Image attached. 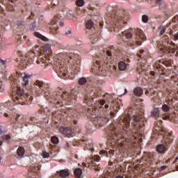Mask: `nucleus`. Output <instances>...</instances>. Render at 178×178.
Masks as SVG:
<instances>
[{"label": "nucleus", "instance_id": "22", "mask_svg": "<svg viewBox=\"0 0 178 178\" xmlns=\"http://www.w3.org/2000/svg\"><path fill=\"white\" fill-rule=\"evenodd\" d=\"M87 83V79L86 77H82L79 80V84L80 86H84Z\"/></svg>", "mask_w": 178, "mask_h": 178}, {"label": "nucleus", "instance_id": "56", "mask_svg": "<svg viewBox=\"0 0 178 178\" xmlns=\"http://www.w3.org/2000/svg\"><path fill=\"white\" fill-rule=\"evenodd\" d=\"M63 77H66V73H63Z\"/></svg>", "mask_w": 178, "mask_h": 178}, {"label": "nucleus", "instance_id": "28", "mask_svg": "<svg viewBox=\"0 0 178 178\" xmlns=\"http://www.w3.org/2000/svg\"><path fill=\"white\" fill-rule=\"evenodd\" d=\"M72 134H73V131H72V128L68 127L67 128V137H72Z\"/></svg>", "mask_w": 178, "mask_h": 178}, {"label": "nucleus", "instance_id": "49", "mask_svg": "<svg viewBox=\"0 0 178 178\" xmlns=\"http://www.w3.org/2000/svg\"><path fill=\"white\" fill-rule=\"evenodd\" d=\"M52 29L53 30H55V31L58 30V27H56V26H53Z\"/></svg>", "mask_w": 178, "mask_h": 178}, {"label": "nucleus", "instance_id": "12", "mask_svg": "<svg viewBox=\"0 0 178 178\" xmlns=\"http://www.w3.org/2000/svg\"><path fill=\"white\" fill-rule=\"evenodd\" d=\"M143 92H144L143 91V88H141L140 87H136L134 89V94L136 97H141V95H143Z\"/></svg>", "mask_w": 178, "mask_h": 178}, {"label": "nucleus", "instance_id": "61", "mask_svg": "<svg viewBox=\"0 0 178 178\" xmlns=\"http://www.w3.org/2000/svg\"><path fill=\"white\" fill-rule=\"evenodd\" d=\"M2 145V140H0V147Z\"/></svg>", "mask_w": 178, "mask_h": 178}, {"label": "nucleus", "instance_id": "15", "mask_svg": "<svg viewBox=\"0 0 178 178\" xmlns=\"http://www.w3.org/2000/svg\"><path fill=\"white\" fill-rule=\"evenodd\" d=\"M59 131L61 134H63L65 137H67V127H61L59 128Z\"/></svg>", "mask_w": 178, "mask_h": 178}, {"label": "nucleus", "instance_id": "58", "mask_svg": "<svg viewBox=\"0 0 178 178\" xmlns=\"http://www.w3.org/2000/svg\"><path fill=\"white\" fill-rule=\"evenodd\" d=\"M138 58H141V54H138Z\"/></svg>", "mask_w": 178, "mask_h": 178}, {"label": "nucleus", "instance_id": "16", "mask_svg": "<svg viewBox=\"0 0 178 178\" xmlns=\"http://www.w3.org/2000/svg\"><path fill=\"white\" fill-rule=\"evenodd\" d=\"M157 5H159L160 9L166 8V4L163 2V0H156Z\"/></svg>", "mask_w": 178, "mask_h": 178}, {"label": "nucleus", "instance_id": "23", "mask_svg": "<svg viewBox=\"0 0 178 178\" xmlns=\"http://www.w3.org/2000/svg\"><path fill=\"white\" fill-rule=\"evenodd\" d=\"M60 177H67V171L65 170H62L60 171Z\"/></svg>", "mask_w": 178, "mask_h": 178}, {"label": "nucleus", "instance_id": "46", "mask_svg": "<svg viewBox=\"0 0 178 178\" xmlns=\"http://www.w3.org/2000/svg\"><path fill=\"white\" fill-rule=\"evenodd\" d=\"M106 54L108 55V56H111V51H106Z\"/></svg>", "mask_w": 178, "mask_h": 178}, {"label": "nucleus", "instance_id": "51", "mask_svg": "<svg viewBox=\"0 0 178 178\" xmlns=\"http://www.w3.org/2000/svg\"><path fill=\"white\" fill-rule=\"evenodd\" d=\"M4 116H5L6 118H8L9 115H8V113H4Z\"/></svg>", "mask_w": 178, "mask_h": 178}, {"label": "nucleus", "instance_id": "32", "mask_svg": "<svg viewBox=\"0 0 178 178\" xmlns=\"http://www.w3.org/2000/svg\"><path fill=\"white\" fill-rule=\"evenodd\" d=\"M159 31H160L161 35L165 34V29L164 27H160Z\"/></svg>", "mask_w": 178, "mask_h": 178}, {"label": "nucleus", "instance_id": "37", "mask_svg": "<svg viewBox=\"0 0 178 178\" xmlns=\"http://www.w3.org/2000/svg\"><path fill=\"white\" fill-rule=\"evenodd\" d=\"M40 40H42V41H48V38H47L45 36L42 35L40 38Z\"/></svg>", "mask_w": 178, "mask_h": 178}, {"label": "nucleus", "instance_id": "42", "mask_svg": "<svg viewBox=\"0 0 178 178\" xmlns=\"http://www.w3.org/2000/svg\"><path fill=\"white\" fill-rule=\"evenodd\" d=\"M35 27H36V24H35V22L32 24L31 30H34V29H35Z\"/></svg>", "mask_w": 178, "mask_h": 178}, {"label": "nucleus", "instance_id": "38", "mask_svg": "<svg viewBox=\"0 0 178 178\" xmlns=\"http://www.w3.org/2000/svg\"><path fill=\"white\" fill-rule=\"evenodd\" d=\"M96 63L97 65H99V67H101V65H104V61H98V60H96Z\"/></svg>", "mask_w": 178, "mask_h": 178}, {"label": "nucleus", "instance_id": "63", "mask_svg": "<svg viewBox=\"0 0 178 178\" xmlns=\"http://www.w3.org/2000/svg\"><path fill=\"white\" fill-rule=\"evenodd\" d=\"M175 161H178V157H176V158H175Z\"/></svg>", "mask_w": 178, "mask_h": 178}, {"label": "nucleus", "instance_id": "40", "mask_svg": "<svg viewBox=\"0 0 178 178\" xmlns=\"http://www.w3.org/2000/svg\"><path fill=\"white\" fill-rule=\"evenodd\" d=\"M0 92H3V86H2V83H0Z\"/></svg>", "mask_w": 178, "mask_h": 178}, {"label": "nucleus", "instance_id": "10", "mask_svg": "<svg viewBox=\"0 0 178 178\" xmlns=\"http://www.w3.org/2000/svg\"><path fill=\"white\" fill-rule=\"evenodd\" d=\"M113 23L114 26H115L117 29H120V27L123 26V21H122V18H120V17H116Z\"/></svg>", "mask_w": 178, "mask_h": 178}, {"label": "nucleus", "instance_id": "60", "mask_svg": "<svg viewBox=\"0 0 178 178\" xmlns=\"http://www.w3.org/2000/svg\"><path fill=\"white\" fill-rule=\"evenodd\" d=\"M126 92H127V89H124V94H126Z\"/></svg>", "mask_w": 178, "mask_h": 178}, {"label": "nucleus", "instance_id": "31", "mask_svg": "<svg viewBox=\"0 0 178 178\" xmlns=\"http://www.w3.org/2000/svg\"><path fill=\"white\" fill-rule=\"evenodd\" d=\"M142 22H143V23H147V22H148V17L147 15H143L142 17Z\"/></svg>", "mask_w": 178, "mask_h": 178}, {"label": "nucleus", "instance_id": "50", "mask_svg": "<svg viewBox=\"0 0 178 178\" xmlns=\"http://www.w3.org/2000/svg\"><path fill=\"white\" fill-rule=\"evenodd\" d=\"M106 67H108L109 66H111V64H109V63H106Z\"/></svg>", "mask_w": 178, "mask_h": 178}, {"label": "nucleus", "instance_id": "11", "mask_svg": "<svg viewBox=\"0 0 178 178\" xmlns=\"http://www.w3.org/2000/svg\"><path fill=\"white\" fill-rule=\"evenodd\" d=\"M114 151L113 150H108V152L105 151V150H102L100 151V155H103V156H106V158H111L110 155H113L114 154Z\"/></svg>", "mask_w": 178, "mask_h": 178}, {"label": "nucleus", "instance_id": "48", "mask_svg": "<svg viewBox=\"0 0 178 178\" xmlns=\"http://www.w3.org/2000/svg\"><path fill=\"white\" fill-rule=\"evenodd\" d=\"M59 24H60V27H62V26H63L64 23L62 22H60L59 23Z\"/></svg>", "mask_w": 178, "mask_h": 178}, {"label": "nucleus", "instance_id": "13", "mask_svg": "<svg viewBox=\"0 0 178 178\" xmlns=\"http://www.w3.org/2000/svg\"><path fill=\"white\" fill-rule=\"evenodd\" d=\"M152 116L153 118H155V119L159 118V109L158 108H154V110L152 111Z\"/></svg>", "mask_w": 178, "mask_h": 178}, {"label": "nucleus", "instance_id": "4", "mask_svg": "<svg viewBox=\"0 0 178 178\" xmlns=\"http://www.w3.org/2000/svg\"><path fill=\"white\" fill-rule=\"evenodd\" d=\"M134 120L136 124H134L135 128V133H137L138 136V134H141L143 133V131L144 130V122L143 120L140 119V117L135 115H134Z\"/></svg>", "mask_w": 178, "mask_h": 178}, {"label": "nucleus", "instance_id": "19", "mask_svg": "<svg viewBox=\"0 0 178 178\" xmlns=\"http://www.w3.org/2000/svg\"><path fill=\"white\" fill-rule=\"evenodd\" d=\"M74 175L76 177L80 178L81 177V175H83V170H81L80 168H76L74 170Z\"/></svg>", "mask_w": 178, "mask_h": 178}, {"label": "nucleus", "instance_id": "57", "mask_svg": "<svg viewBox=\"0 0 178 178\" xmlns=\"http://www.w3.org/2000/svg\"><path fill=\"white\" fill-rule=\"evenodd\" d=\"M67 34H72V31H67Z\"/></svg>", "mask_w": 178, "mask_h": 178}, {"label": "nucleus", "instance_id": "9", "mask_svg": "<svg viewBox=\"0 0 178 178\" xmlns=\"http://www.w3.org/2000/svg\"><path fill=\"white\" fill-rule=\"evenodd\" d=\"M169 33H170V35H172L175 40H178V29H177V27H175L172 29H170Z\"/></svg>", "mask_w": 178, "mask_h": 178}, {"label": "nucleus", "instance_id": "20", "mask_svg": "<svg viewBox=\"0 0 178 178\" xmlns=\"http://www.w3.org/2000/svg\"><path fill=\"white\" fill-rule=\"evenodd\" d=\"M93 26H94V23H92V21L88 20V21L86 22V29H88V30H90V29H92Z\"/></svg>", "mask_w": 178, "mask_h": 178}, {"label": "nucleus", "instance_id": "59", "mask_svg": "<svg viewBox=\"0 0 178 178\" xmlns=\"http://www.w3.org/2000/svg\"><path fill=\"white\" fill-rule=\"evenodd\" d=\"M144 52V50H140V54H143Z\"/></svg>", "mask_w": 178, "mask_h": 178}, {"label": "nucleus", "instance_id": "8", "mask_svg": "<svg viewBox=\"0 0 178 178\" xmlns=\"http://www.w3.org/2000/svg\"><path fill=\"white\" fill-rule=\"evenodd\" d=\"M104 105H105L104 100H99L95 103V111H99V112L104 108Z\"/></svg>", "mask_w": 178, "mask_h": 178}, {"label": "nucleus", "instance_id": "35", "mask_svg": "<svg viewBox=\"0 0 178 178\" xmlns=\"http://www.w3.org/2000/svg\"><path fill=\"white\" fill-rule=\"evenodd\" d=\"M35 37H38V38H40L42 36V35H41L40 33H38V32H35Z\"/></svg>", "mask_w": 178, "mask_h": 178}, {"label": "nucleus", "instance_id": "41", "mask_svg": "<svg viewBox=\"0 0 178 178\" xmlns=\"http://www.w3.org/2000/svg\"><path fill=\"white\" fill-rule=\"evenodd\" d=\"M24 24V22H17V26H23Z\"/></svg>", "mask_w": 178, "mask_h": 178}, {"label": "nucleus", "instance_id": "43", "mask_svg": "<svg viewBox=\"0 0 178 178\" xmlns=\"http://www.w3.org/2000/svg\"><path fill=\"white\" fill-rule=\"evenodd\" d=\"M0 134H3V131H2V125H0Z\"/></svg>", "mask_w": 178, "mask_h": 178}, {"label": "nucleus", "instance_id": "21", "mask_svg": "<svg viewBox=\"0 0 178 178\" xmlns=\"http://www.w3.org/2000/svg\"><path fill=\"white\" fill-rule=\"evenodd\" d=\"M31 76L28 74H25V76L23 78V80L24 81V86H27L29 84V79H30Z\"/></svg>", "mask_w": 178, "mask_h": 178}, {"label": "nucleus", "instance_id": "17", "mask_svg": "<svg viewBox=\"0 0 178 178\" xmlns=\"http://www.w3.org/2000/svg\"><path fill=\"white\" fill-rule=\"evenodd\" d=\"M17 155H18V156H23L24 155V148L23 147H19L17 149Z\"/></svg>", "mask_w": 178, "mask_h": 178}, {"label": "nucleus", "instance_id": "30", "mask_svg": "<svg viewBox=\"0 0 178 178\" xmlns=\"http://www.w3.org/2000/svg\"><path fill=\"white\" fill-rule=\"evenodd\" d=\"M35 85L38 86V87H42V86H44V83L41 81H37L35 82Z\"/></svg>", "mask_w": 178, "mask_h": 178}, {"label": "nucleus", "instance_id": "29", "mask_svg": "<svg viewBox=\"0 0 178 178\" xmlns=\"http://www.w3.org/2000/svg\"><path fill=\"white\" fill-rule=\"evenodd\" d=\"M44 51H50L51 50V45L49 44H45L43 47Z\"/></svg>", "mask_w": 178, "mask_h": 178}, {"label": "nucleus", "instance_id": "25", "mask_svg": "<svg viewBox=\"0 0 178 178\" xmlns=\"http://www.w3.org/2000/svg\"><path fill=\"white\" fill-rule=\"evenodd\" d=\"M162 111L163 112H169V111H170V108L168 107V105L164 104L162 106Z\"/></svg>", "mask_w": 178, "mask_h": 178}, {"label": "nucleus", "instance_id": "33", "mask_svg": "<svg viewBox=\"0 0 178 178\" xmlns=\"http://www.w3.org/2000/svg\"><path fill=\"white\" fill-rule=\"evenodd\" d=\"M68 58L70 60H76V57H74V54H69Z\"/></svg>", "mask_w": 178, "mask_h": 178}, {"label": "nucleus", "instance_id": "24", "mask_svg": "<svg viewBox=\"0 0 178 178\" xmlns=\"http://www.w3.org/2000/svg\"><path fill=\"white\" fill-rule=\"evenodd\" d=\"M51 143H53V144H58V143H59V138L56 136H53L51 137Z\"/></svg>", "mask_w": 178, "mask_h": 178}, {"label": "nucleus", "instance_id": "36", "mask_svg": "<svg viewBox=\"0 0 178 178\" xmlns=\"http://www.w3.org/2000/svg\"><path fill=\"white\" fill-rule=\"evenodd\" d=\"M8 9L10 12H13V10H15V7H13V6L10 5L8 6Z\"/></svg>", "mask_w": 178, "mask_h": 178}, {"label": "nucleus", "instance_id": "27", "mask_svg": "<svg viewBox=\"0 0 178 178\" xmlns=\"http://www.w3.org/2000/svg\"><path fill=\"white\" fill-rule=\"evenodd\" d=\"M125 37H126V38H127V40H130V38H132L133 34H131V33H130V32H127L125 33Z\"/></svg>", "mask_w": 178, "mask_h": 178}, {"label": "nucleus", "instance_id": "1", "mask_svg": "<svg viewBox=\"0 0 178 178\" xmlns=\"http://www.w3.org/2000/svg\"><path fill=\"white\" fill-rule=\"evenodd\" d=\"M164 40H165V42H163L162 45L160 47L161 51H165L170 54H175V55H178V47L172 44L173 43L169 40V37L167 35L164 37Z\"/></svg>", "mask_w": 178, "mask_h": 178}, {"label": "nucleus", "instance_id": "2", "mask_svg": "<svg viewBox=\"0 0 178 178\" xmlns=\"http://www.w3.org/2000/svg\"><path fill=\"white\" fill-rule=\"evenodd\" d=\"M110 130L111 131V138L113 143H115L116 145H120L121 147H123V145L127 143V140H126L124 138H122V135L118 134L116 132H115V130H116L115 127L111 126L110 127Z\"/></svg>", "mask_w": 178, "mask_h": 178}, {"label": "nucleus", "instance_id": "5", "mask_svg": "<svg viewBox=\"0 0 178 178\" xmlns=\"http://www.w3.org/2000/svg\"><path fill=\"white\" fill-rule=\"evenodd\" d=\"M145 40V35H144V32L140 29H138L136 31V41L138 45H141V41H144Z\"/></svg>", "mask_w": 178, "mask_h": 178}, {"label": "nucleus", "instance_id": "7", "mask_svg": "<svg viewBox=\"0 0 178 178\" xmlns=\"http://www.w3.org/2000/svg\"><path fill=\"white\" fill-rule=\"evenodd\" d=\"M130 114H128L124 117V119L122 120V124H120V127L122 129H127L129 126H130Z\"/></svg>", "mask_w": 178, "mask_h": 178}, {"label": "nucleus", "instance_id": "52", "mask_svg": "<svg viewBox=\"0 0 178 178\" xmlns=\"http://www.w3.org/2000/svg\"><path fill=\"white\" fill-rule=\"evenodd\" d=\"M68 15H68L69 19H72V17H70L72 14L71 13H68Z\"/></svg>", "mask_w": 178, "mask_h": 178}, {"label": "nucleus", "instance_id": "44", "mask_svg": "<svg viewBox=\"0 0 178 178\" xmlns=\"http://www.w3.org/2000/svg\"><path fill=\"white\" fill-rule=\"evenodd\" d=\"M0 62L2 65H5L6 62L5 60H2V59H0Z\"/></svg>", "mask_w": 178, "mask_h": 178}, {"label": "nucleus", "instance_id": "39", "mask_svg": "<svg viewBox=\"0 0 178 178\" xmlns=\"http://www.w3.org/2000/svg\"><path fill=\"white\" fill-rule=\"evenodd\" d=\"M3 138H4V140H9V138H10V136L9 135H5Z\"/></svg>", "mask_w": 178, "mask_h": 178}, {"label": "nucleus", "instance_id": "47", "mask_svg": "<svg viewBox=\"0 0 178 178\" xmlns=\"http://www.w3.org/2000/svg\"><path fill=\"white\" fill-rule=\"evenodd\" d=\"M104 108H105L106 109H108V108H109V106H108V104H106V105L104 106Z\"/></svg>", "mask_w": 178, "mask_h": 178}, {"label": "nucleus", "instance_id": "53", "mask_svg": "<svg viewBox=\"0 0 178 178\" xmlns=\"http://www.w3.org/2000/svg\"><path fill=\"white\" fill-rule=\"evenodd\" d=\"M73 104H74V102H76V98H74V99L72 100Z\"/></svg>", "mask_w": 178, "mask_h": 178}, {"label": "nucleus", "instance_id": "55", "mask_svg": "<svg viewBox=\"0 0 178 178\" xmlns=\"http://www.w3.org/2000/svg\"><path fill=\"white\" fill-rule=\"evenodd\" d=\"M115 178H123V177H122V176L119 175V176H118V177H115Z\"/></svg>", "mask_w": 178, "mask_h": 178}, {"label": "nucleus", "instance_id": "64", "mask_svg": "<svg viewBox=\"0 0 178 178\" xmlns=\"http://www.w3.org/2000/svg\"><path fill=\"white\" fill-rule=\"evenodd\" d=\"M35 48H38V46H35Z\"/></svg>", "mask_w": 178, "mask_h": 178}, {"label": "nucleus", "instance_id": "54", "mask_svg": "<svg viewBox=\"0 0 178 178\" xmlns=\"http://www.w3.org/2000/svg\"><path fill=\"white\" fill-rule=\"evenodd\" d=\"M151 74H152L153 76H155V72H152Z\"/></svg>", "mask_w": 178, "mask_h": 178}, {"label": "nucleus", "instance_id": "6", "mask_svg": "<svg viewBox=\"0 0 178 178\" xmlns=\"http://www.w3.org/2000/svg\"><path fill=\"white\" fill-rule=\"evenodd\" d=\"M87 162L88 164L90 163V165H92V168H93V169L95 170H99V168L97 167V164L95 163V162H99V156H95L92 158H90L87 161Z\"/></svg>", "mask_w": 178, "mask_h": 178}, {"label": "nucleus", "instance_id": "3", "mask_svg": "<svg viewBox=\"0 0 178 178\" xmlns=\"http://www.w3.org/2000/svg\"><path fill=\"white\" fill-rule=\"evenodd\" d=\"M17 96L14 98L15 104L19 105H26V101L27 100V95L24 94V90L20 88H17Z\"/></svg>", "mask_w": 178, "mask_h": 178}, {"label": "nucleus", "instance_id": "26", "mask_svg": "<svg viewBox=\"0 0 178 178\" xmlns=\"http://www.w3.org/2000/svg\"><path fill=\"white\" fill-rule=\"evenodd\" d=\"M76 4L77 6H84V0H76Z\"/></svg>", "mask_w": 178, "mask_h": 178}, {"label": "nucleus", "instance_id": "34", "mask_svg": "<svg viewBox=\"0 0 178 178\" xmlns=\"http://www.w3.org/2000/svg\"><path fill=\"white\" fill-rule=\"evenodd\" d=\"M42 156H43V158H49V154H48L47 152H43Z\"/></svg>", "mask_w": 178, "mask_h": 178}, {"label": "nucleus", "instance_id": "62", "mask_svg": "<svg viewBox=\"0 0 178 178\" xmlns=\"http://www.w3.org/2000/svg\"><path fill=\"white\" fill-rule=\"evenodd\" d=\"M145 94H146V95H147V94H148L147 90H146V91L145 92Z\"/></svg>", "mask_w": 178, "mask_h": 178}, {"label": "nucleus", "instance_id": "18", "mask_svg": "<svg viewBox=\"0 0 178 178\" xmlns=\"http://www.w3.org/2000/svg\"><path fill=\"white\" fill-rule=\"evenodd\" d=\"M157 151L160 153L162 154V152H165V150L166 149V147L163 145H159L156 147Z\"/></svg>", "mask_w": 178, "mask_h": 178}, {"label": "nucleus", "instance_id": "14", "mask_svg": "<svg viewBox=\"0 0 178 178\" xmlns=\"http://www.w3.org/2000/svg\"><path fill=\"white\" fill-rule=\"evenodd\" d=\"M118 67H119L120 70L123 71L125 69H127V66L126 65L125 62L120 61V62L118 63Z\"/></svg>", "mask_w": 178, "mask_h": 178}, {"label": "nucleus", "instance_id": "45", "mask_svg": "<svg viewBox=\"0 0 178 178\" xmlns=\"http://www.w3.org/2000/svg\"><path fill=\"white\" fill-rule=\"evenodd\" d=\"M120 91V89H119L117 92H118L119 97H121V95H123V94H120V92H119Z\"/></svg>", "mask_w": 178, "mask_h": 178}]
</instances>
